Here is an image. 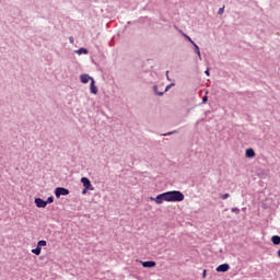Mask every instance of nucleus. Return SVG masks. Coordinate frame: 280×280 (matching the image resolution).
<instances>
[{"instance_id": "f257e3e1", "label": "nucleus", "mask_w": 280, "mask_h": 280, "mask_svg": "<svg viewBox=\"0 0 280 280\" xmlns=\"http://www.w3.org/2000/svg\"><path fill=\"white\" fill-rule=\"evenodd\" d=\"M149 200L156 202V205H163V202H183L185 195L180 190H171L160 194L156 197H150Z\"/></svg>"}, {"instance_id": "f03ea898", "label": "nucleus", "mask_w": 280, "mask_h": 280, "mask_svg": "<svg viewBox=\"0 0 280 280\" xmlns=\"http://www.w3.org/2000/svg\"><path fill=\"white\" fill-rule=\"evenodd\" d=\"M56 198H60V196H69V189L65 187H58L55 189Z\"/></svg>"}, {"instance_id": "7ed1b4c3", "label": "nucleus", "mask_w": 280, "mask_h": 280, "mask_svg": "<svg viewBox=\"0 0 280 280\" xmlns=\"http://www.w3.org/2000/svg\"><path fill=\"white\" fill-rule=\"evenodd\" d=\"M81 183L85 189H90V191H94L95 188L91 184V179H89L88 177H82Z\"/></svg>"}, {"instance_id": "20e7f679", "label": "nucleus", "mask_w": 280, "mask_h": 280, "mask_svg": "<svg viewBox=\"0 0 280 280\" xmlns=\"http://www.w3.org/2000/svg\"><path fill=\"white\" fill-rule=\"evenodd\" d=\"M35 205L38 209H45L47 207V202L40 198H35Z\"/></svg>"}, {"instance_id": "39448f33", "label": "nucleus", "mask_w": 280, "mask_h": 280, "mask_svg": "<svg viewBox=\"0 0 280 280\" xmlns=\"http://www.w3.org/2000/svg\"><path fill=\"white\" fill-rule=\"evenodd\" d=\"M231 266L229 264H222L217 267V272H229Z\"/></svg>"}, {"instance_id": "423d86ee", "label": "nucleus", "mask_w": 280, "mask_h": 280, "mask_svg": "<svg viewBox=\"0 0 280 280\" xmlns=\"http://www.w3.org/2000/svg\"><path fill=\"white\" fill-rule=\"evenodd\" d=\"M93 80V77L89 75V74H81L80 75V81L82 82V84H89V81Z\"/></svg>"}, {"instance_id": "0eeeda50", "label": "nucleus", "mask_w": 280, "mask_h": 280, "mask_svg": "<svg viewBox=\"0 0 280 280\" xmlns=\"http://www.w3.org/2000/svg\"><path fill=\"white\" fill-rule=\"evenodd\" d=\"M90 92L92 95H97V86L95 85V79H92L90 83Z\"/></svg>"}, {"instance_id": "6e6552de", "label": "nucleus", "mask_w": 280, "mask_h": 280, "mask_svg": "<svg viewBox=\"0 0 280 280\" xmlns=\"http://www.w3.org/2000/svg\"><path fill=\"white\" fill-rule=\"evenodd\" d=\"M143 268H154L156 262L154 260H147L142 262Z\"/></svg>"}, {"instance_id": "1a4fd4ad", "label": "nucleus", "mask_w": 280, "mask_h": 280, "mask_svg": "<svg viewBox=\"0 0 280 280\" xmlns=\"http://www.w3.org/2000/svg\"><path fill=\"white\" fill-rule=\"evenodd\" d=\"M245 155H246L247 159H253V158H255V150H253V149H247V150L245 151Z\"/></svg>"}, {"instance_id": "9d476101", "label": "nucleus", "mask_w": 280, "mask_h": 280, "mask_svg": "<svg viewBox=\"0 0 280 280\" xmlns=\"http://www.w3.org/2000/svg\"><path fill=\"white\" fill-rule=\"evenodd\" d=\"M192 46L195 48V54H197L199 60H202V55H200V47H198V45L195 44V42H194Z\"/></svg>"}, {"instance_id": "9b49d317", "label": "nucleus", "mask_w": 280, "mask_h": 280, "mask_svg": "<svg viewBox=\"0 0 280 280\" xmlns=\"http://www.w3.org/2000/svg\"><path fill=\"white\" fill-rule=\"evenodd\" d=\"M75 54L82 56V54H89V50L86 48H79L78 50H75Z\"/></svg>"}, {"instance_id": "f8f14e48", "label": "nucleus", "mask_w": 280, "mask_h": 280, "mask_svg": "<svg viewBox=\"0 0 280 280\" xmlns=\"http://www.w3.org/2000/svg\"><path fill=\"white\" fill-rule=\"evenodd\" d=\"M42 250H43V248L37 245L36 248L32 249V253H33V255H40Z\"/></svg>"}, {"instance_id": "ddd939ff", "label": "nucleus", "mask_w": 280, "mask_h": 280, "mask_svg": "<svg viewBox=\"0 0 280 280\" xmlns=\"http://www.w3.org/2000/svg\"><path fill=\"white\" fill-rule=\"evenodd\" d=\"M172 135H178V130H173L171 132L162 133L161 137H170Z\"/></svg>"}, {"instance_id": "4468645a", "label": "nucleus", "mask_w": 280, "mask_h": 280, "mask_svg": "<svg viewBox=\"0 0 280 280\" xmlns=\"http://www.w3.org/2000/svg\"><path fill=\"white\" fill-rule=\"evenodd\" d=\"M153 91H154V93H155V95H164L165 94V92H159V86L158 85H154L153 86Z\"/></svg>"}, {"instance_id": "2eb2a0df", "label": "nucleus", "mask_w": 280, "mask_h": 280, "mask_svg": "<svg viewBox=\"0 0 280 280\" xmlns=\"http://www.w3.org/2000/svg\"><path fill=\"white\" fill-rule=\"evenodd\" d=\"M37 246L39 247V248H42V246H47V241H38L37 242Z\"/></svg>"}, {"instance_id": "dca6fc26", "label": "nucleus", "mask_w": 280, "mask_h": 280, "mask_svg": "<svg viewBox=\"0 0 280 280\" xmlns=\"http://www.w3.org/2000/svg\"><path fill=\"white\" fill-rule=\"evenodd\" d=\"M184 38H186V40H188V43H190L191 45H194V42L191 40V37H189V35L183 33Z\"/></svg>"}, {"instance_id": "f3484780", "label": "nucleus", "mask_w": 280, "mask_h": 280, "mask_svg": "<svg viewBox=\"0 0 280 280\" xmlns=\"http://www.w3.org/2000/svg\"><path fill=\"white\" fill-rule=\"evenodd\" d=\"M230 194L229 192H226V194H223V195H220V198L222 199V200H226V198H230Z\"/></svg>"}, {"instance_id": "a211bd4d", "label": "nucleus", "mask_w": 280, "mask_h": 280, "mask_svg": "<svg viewBox=\"0 0 280 280\" xmlns=\"http://www.w3.org/2000/svg\"><path fill=\"white\" fill-rule=\"evenodd\" d=\"M45 202L46 205H51V202H54V196L48 197Z\"/></svg>"}, {"instance_id": "6ab92c4d", "label": "nucleus", "mask_w": 280, "mask_h": 280, "mask_svg": "<svg viewBox=\"0 0 280 280\" xmlns=\"http://www.w3.org/2000/svg\"><path fill=\"white\" fill-rule=\"evenodd\" d=\"M175 85H176L175 83L168 84V85L165 88L164 93H167V91L171 90L172 86H175Z\"/></svg>"}, {"instance_id": "aec40b11", "label": "nucleus", "mask_w": 280, "mask_h": 280, "mask_svg": "<svg viewBox=\"0 0 280 280\" xmlns=\"http://www.w3.org/2000/svg\"><path fill=\"white\" fill-rule=\"evenodd\" d=\"M231 211H232V213H236V215H238L240 208H232Z\"/></svg>"}, {"instance_id": "412c9836", "label": "nucleus", "mask_w": 280, "mask_h": 280, "mask_svg": "<svg viewBox=\"0 0 280 280\" xmlns=\"http://www.w3.org/2000/svg\"><path fill=\"white\" fill-rule=\"evenodd\" d=\"M218 14H219L220 16H222V14H224V7H222V8L219 9Z\"/></svg>"}, {"instance_id": "4be33fe9", "label": "nucleus", "mask_w": 280, "mask_h": 280, "mask_svg": "<svg viewBox=\"0 0 280 280\" xmlns=\"http://www.w3.org/2000/svg\"><path fill=\"white\" fill-rule=\"evenodd\" d=\"M202 278H203V279L207 278V269L203 270V272H202Z\"/></svg>"}, {"instance_id": "5701e85b", "label": "nucleus", "mask_w": 280, "mask_h": 280, "mask_svg": "<svg viewBox=\"0 0 280 280\" xmlns=\"http://www.w3.org/2000/svg\"><path fill=\"white\" fill-rule=\"evenodd\" d=\"M207 101H208V97H207V96H203V97H202V103H203V104H207Z\"/></svg>"}, {"instance_id": "b1692460", "label": "nucleus", "mask_w": 280, "mask_h": 280, "mask_svg": "<svg viewBox=\"0 0 280 280\" xmlns=\"http://www.w3.org/2000/svg\"><path fill=\"white\" fill-rule=\"evenodd\" d=\"M86 191H91V189L84 188V189L82 190L83 196L86 195Z\"/></svg>"}, {"instance_id": "393cba45", "label": "nucleus", "mask_w": 280, "mask_h": 280, "mask_svg": "<svg viewBox=\"0 0 280 280\" xmlns=\"http://www.w3.org/2000/svg\"><path fill=\"white\" fill-rule=\"evenodd\" d=\"M205 73H206V75H211L210 72H209V69H207V70L205 71Z\"/></svg>"}, {"instance_id": "a878e982", "label": "nucleus", "mask_w": 280, "mask_h": 280, "mask_svg": "<svg viewBox=\"0 0 280 280\" xmlns=\"http://www.w3.org/2000/svg\"><path fill=\"white\" fill-rule=\"evenodd\" d=\"M166 79L170 80V71H166Z\"/></svg>"}, {"instance_id": "bb28decb", "label": "nucleus", "mask_w": 280, "mask_h": 280, "mask_svg": "<svg viewBox=\"0 0 280 280\" xmlns=\"http://www.w3.org/2000/svg\"><path fill=\"white\" fill-rule=\"evenodd\" d=\"M69 40H70V43H72V44H73V37H70V38H69Z\"/></svg>"}]
</instances>
